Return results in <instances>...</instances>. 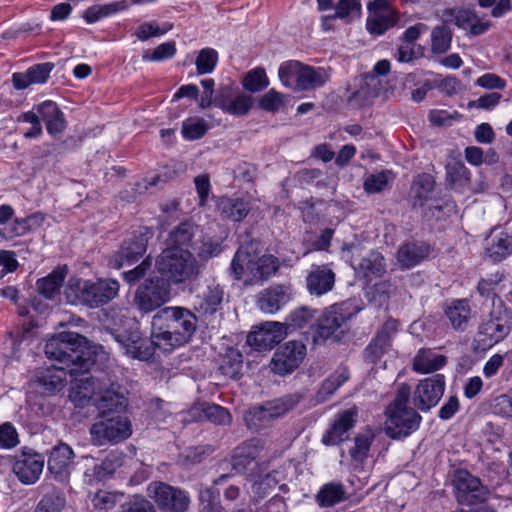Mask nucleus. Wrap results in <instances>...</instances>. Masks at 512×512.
<instances>
[{"label":"nucleus","instance_id":"nucleus-1","mask_svg":"<svg viewBox=\"0 0 512 512\" xmlns=\"http://www.w3.org/2000/svg\"><path fill=\"white\" fill-rule=\"evenodd\" d=\"M124 322L129 330H114L112 336L125 355L142 361L153 356L154 346L170 350L189 342L197 329L196 315L179 306L162 308L153 316L150 341L141 336L134 320Z\"/></svg>","mask_w":512,"mask_h":512},{"label":"nucleus","instance_id":"nucleus-2","mask_svg":"<svg viewBox=\"0 0 512 512\" xmlns=\"http://www.w3.org/2000/svg\"><path fill=\"white\" fill-rule=\"evenodd\" d=\"M45 354L58 364L42 369L37 374L39 385L48 394L62 390L68 374L71 377L80 371L85 372L95 362L87 339L71 331L61 332L49 339L45 345Z\"/></svg>","mask_w":512,"mask_h":512},{"label":"nucleus","instance_id":"nucleus-3","mask_svg":"<svg viewBox=\"0 0 512 512\" xmlns=\"http://www.w3.org/2000/svg\"><path fill=\"white\" fill-rule=\"evenodd\" d=\"M279 260L271 254H262L258 242L242 245L236 251L230 265L235 280L244 285L262 284L276 274Z\"/></svg>","mask_w":512,"mask_h":512},{"label":"nucleus","instance_id":"nucleus-4","mask_svg":"<svg viewBox=\"0 0 512 512\" xmlns=\"http://www.w3.org/2000/svg\"><path fill=\"white\" fill-rule=\"evenodd\" d=\"M119 288V282L110 278H99L95 281L70 278L65 288V297L73 305L98 308L113 300L118 295Z\"/></svg>","mask_w":512,"mask_h":512},{"label":"nucleus","instance_id":"nucleus-5","mask_svg":"<svg viewBox=\"0 0 512 512\" xmlns=\"http://www.w3.org/2000/svg\"><path fill=\"white\" fill-rule=\"evenodd\" d=\"M411 389L402 384L392 403L386 409L385 432L392 439L404 438L415 432L422 417L408 406Z\"/></svg>","mask_w":512,"mask_h":512},{"label":"nucleus","instance_id":"nucleus-6","mask_svg":"<svg viewBox=\"0 0 512 512\" xmlns=\"http://www.w3.org/2000/svg\"><path fill=\"white\" fill-rule=\"evenodd\" d=\"M156 268L174 284L191 281L200 273V265L189 249H164L156 259Z\"/></svg>","mask_w":512,"mask_h":512},{"label":"nucleus","instance_id":"nucleus-7","mask_svg":"<svg viewBox=\"0 0 512 512\" xmlns=\"http://www.w3.org/2000/svg\"><path fill=\"white\" fill-rule=\"evenodd\" d=\"M132 435V423L125 414L99 415L90 427L91 441L96 446L115 445Z\"/></svg>","mask_w":512,"mask_h":512},{"label":"nucleus","instance_id":"nucleus-8","mask_svg":"<svg viewBox=\"0 0 512 512\" xmlns=\"http://www.w3.org/2000/svg\"><path fill=\"white\" fill-rule=\"evenodd\" d=\"M512 329V311L501 300L493 302L489 316L479 326L478 341L491 347L505 339Z\"/></svg>","mask_w":512,"mask_h":512},{"label":"nucleus","instance_id":"nucleus-9","mask_svg":"<svg viewBox=\"0 0 512 512\" xmlns=\"http://www.w3.org/2000/svg\"><path fill=\"white\" fill-rule=\"evenodd\" d=\"M147 495L165 512H185L190 505L186 491L160 481L147 486Z\"/></svg>","mask_w":512,"mask_h":512},{"label":"nucleus","instance_id":"nucleus-10","mask_svg":"<svg viewBox=\"0 0 512 512\" xmlns=\"http://www.w3.org/2000/svg\"><path fill=\"white\" fill-rule=\"evenodd\" d=\"M300 398L299 394H291L253 407L245 415V421L250 429L257 430L264 422L278 418L292 410L299 403Z\"/></svg>","mask_w":512,"mask_h":512},{"label":"nucleus","instance_id":"nucleus-11","mask_svg":"<svg viewBox=\"0 0 512 512\" xmlns=\"http://www.w3.org/2000/svg\"><path fill=\"white\" fill-rule=\"evenodd\" d=\"M170 300V287L159 277L148 278L138 287L134 303L139 311L150 313Z\"/></svg>","mask_w":512,"mask_h":512},{"label":"nucleus","instance_id":"nucleus-12","mask_svg":"<svg viewBox=\"0 0 512 512\" xmlns=\"http://www.w3.org/2000/svg\"><path fill=\"white\" fill-rule=\"evenodd\" d=\"M252 105V97L232 85H221L214 95V106L232 116L247 115Z\"/></svg>","mask_w":512,"mask_h":512},{"label":"nucleus","instance_id":"nucleus-13","mask_svg":"<svg viewBox=\"0 0 512 512\" xmlns=\"http://www.w3.org/2000/svg\"><path fill=\"white\" fill-rule=\"evenodd\" d=\"M456 497L461 505H475L487 500L488 490L469 472L460 470L454 479Z\"/></svg>","mask_w":512,"mask_h":512},{"label":"nucleus","instance_id":"nucleus-14","mask_svg":"<svg viewBox=\"0 0 512 512\" xmlns=\"http://www.w3.org/2000/svg\"><path fill=\"white\" fill-rule=\"evenodd\" d=\"M305 355L306 346L301 341H288L274 353L271 369L279 375L291 373L302 363Z\"/></svg>","mask_w":512,"mask_h":512},{"label":"nucleus","instance_id":"nucleus-15","mask_svg":"<svg viewBox=\"0 0 512 512\" xmlns=\"http://www.w3.org/2000/svg\"><path fill=\"white\" fill-rule=\"evenodd\" d=\"M445 389V378L441 374L421 380L415 388L413 401L415 406L428 411L441 399Z\"/></svg>","mask_w":512,"mask_h":512},{"label":"nucleus","instance_id":"nucleus-16","mask_svg":"<svg viewBox=\"0 0 512 512\" xmlns=\"http://www.w3.org/2000/svg\"><path fill=\"white\" fill-rule=\"evenodd\" d=\"M366 29L370 34L382 35L397 22V13L387 0H373L368 4Z\"/></svg>","mask_w":512,"mask_h":512},{"label":"nucleus","instance_id":"nucleus-17","mask_svg":"<svg viewBox=\"0 0 512 512\" xmlns=\"http://www.w3.org/2000/svg\"><path fill=\"white\" fill-rule=\"evenodd\" d=\"M287 334V327L280 322H266L257 330L251 332L247 337V343L252 348L261 350H270L276 344L280 343Z\"/></svg>","mask_w":512,"mask_h":512},{"label":"nucleus","instance_id":"nucleus-18","mask_svg":"<svg viewBox=\"0 0 512 512\" xmlns=\"http://www.w3.org/2000/svg\"><path fill=\"white\" fill-rule=\"evenodd\" d=\"M223 298V289L218 284H211L196 295L193 308L200 318L210 323L221 310Z\"/></svg>","mask_w":512,"mask_h":512},{"label":"nucleus","instance_id":"nucleus-19","mask_svg":"<svg viewBox=\"0 0 512 512\" xmlns=\"http://www.w3.org/2000/svg\"><path fill=\"white\" fill-rule=\"evenodd\" d=\"M152 237V231L148 228L137 231L133 238L128 239L121 246L115 255V266L120 268L124 265H131L146 252L148 239Z\"/></svg>","mask_w":512,"mask_h":512},{"label":"nucleus","instance_id":"nucleus-20","mask_svg":"<svg viewBox=\"0 0 512 512\" xmlns=\"http://www.w3.org/2000/svg\"><path fill=\"white\" fill-rule=\"evenodd\" d=\"M346 321L343 308L339 305H331L321 315L317 314L314 326V342L330 338Z\"/></svg>","mask_w":512,"mask_h":512},{"label":"nucleus","instance_id":"nucleus-21","mask_svg":"<svg viewBox=\"0 0 512 512\" xmlns=\"http://www.w3.org/2000/svg\"><path fill=\"white\" fill-rule=\"evenodd\" d=\"M44 468V458L37 453H23L14 465L13 471L23 484H34L40 477Z\"/></svg>","mask_w":512,"mask_h":512},{"label":"nucleus","instance_id":"nucleus-22","mask_svg":"<svg viewBox=\"0 0 512 512\" xmlns=\"http://www.w3.org/2000/svg\"><path fill=\"white\" fill-rule=\"evenodd\" d=\"M89 370L85 372H78L76 375L71 376L72 387L69 397L76 406L83 407L90 400L97 398L101 383L95 381L94 378L86 376Z\"/></svg>","mask_w":512,"mask_h":512},{"label":"nucleus","instance_id":"nucleus-23","mask_svg":"<svg viewBox=\"0 0 512 512\" xmlns=\"http://www.w3.org/2000/svg\"><path fill=\"white\" fill-rule=\"evenodd\" d=\"M397 330L398 322L394 319H388L366 347L365 359L371 363H376L391 347L392 338Z\"/></svg>","mask_w":512,"mask_h":512},{"label":"nucleus","instance_id":"nucleus-24","mask_svg":"<svg viewBox=\"0 0 512 512\" xmlns=\"http://www.w3.org/2000/svg\"><path fill=\"white\" fill-rule=\"evenodd\" d=\"M125 454L119 450L110 451L100 464L87 467L84 472L85 481L88 484L103 481L112 476L123 465Z\"/></svg>","mask_w":512,"mask_h":512},{"label":"nucleus","instance_id":"nucleus-25","mask_svg":"<svg viewBox=\"0 0 512 512\" xmlns=\"http://www.w3.org/2000/svg\"><path fill=\"white\" fill-rule=\"evenodd\" d=\"M357 416L358 410L356 407L339 412L330 429L323 435L322 442L326 445H336L343 442L348 437V431L355 425Z\"/></svg>","mask_w":512,"mask_h":512},{"label":"nucleus","instance_id":"nucleus-26","mask_svg":"<svg viewBox=\"0 0 512 512\" xmlns=\"http://www.w3.org/2000/svg\"><path fill=\"white\" fill-rule=\"evenodd\" d=\"M99 393L95 398V406L99 415L124 414L127 407V399L114 385L109 388L98 387Z\"/></svg>","mask_w":512,"mask_h":512},{"label":"nucleus","instance_id":"nucleus-27","mask_svg":"<svg viewBox=\"0 0 512 512\" xmlns=\"http://www.w3.org/2000/svg\"><path fill=\"white\" fill-rule=\"evenodd\" d=\"M335 283L334 272L325 265H314L306 276V288L310 295L322 296L330 292Z\"/></svg>","mask_w":512,"mask_h":512},{"label":"nucleus","instance_id":"nucleus-28","mask_svg":"<svg viewBox=\"0 0 512 512\" xmlns=\"http://www.w3.org/2000/svg\"><path fill=\"white\" fill-rule=\"evenodd\" d=\"M53 69V63L45 62L34 64L25 72H15L12 74L13 86L17 90H24L33 84H45Z\"/></svg>","mask_w":512,"mask_h":512},{"label":"nucleus","instance_id":"nucleus-29","mask_svg":"<svg viewBox=\"0 0 512 512\" xmlns=\"http://www.w3.org/2000/svg\"><path fill=\"white\" fill-rule=\"evenodd\" d=\"M34 109L39 113L41 119L44 121L46 130L50 135H58L65 130L66 121L64 114L55 102L46 100L35 105Z\"/></svg>","mask_w":512,"mask_h":512},{"label":"nucleus","instance_id":"nucleus-30","mask_svg":"<svg viewBox=\"0 0 512 512\" xmlns=\"http://www.w3.org/2000/svg\"><path fill=\"white\" fill-rule=\"evenodd\" d=\"M290 300L289 287L274 285L263 290L258 297V307L265 313H275Z\"/></svg>","mask_w":512,"mask_h":512},{"label":"nucleus","instance_id":"nucleus-31","mask_svg":"<svg viewBox=\"0 0 512 512\" xmlns=\"http://www.w3.org/2000/svg\"><path fill=\"white\" fill-rule=\"evenodd\" d=\"M355 273L367 281L382 277L386 272L383 255L378 251H370L354 266Z\"/></svg>","mask_w":512,"mask_h":512},{"label":"nucleus","instance_id":"nucleus-32","mask_svg":"<svg viewBox=\"0 0 512 512\" xmlns=\"http://www.w3.org/2000/svg\"><path fill=\"white\" fill-rule=\"evenodd\" d=\"M74 457L73 449L66 443H59L51 449L48 470L56 477L66 476Z\"/></svg>","mask_w":512,"mask_h":512},{"label":"nucleus","instance_id":"nucleus-33","mask_svg":"<svg viewBox=\"0 0 512 512\" xmlns=\"http://www.w3.org/2000/svg\"><path fill=\"white\" fill-rule=\"evenodd\" d=\"M430 247L426 243H407L397 252V260L403 268H411L428 257Z\"/></svg>","mask_w":512,"mask_h":512},{"label":"nucleus","instance_id":"nucleus-34","mask_svg":"<svg viewBox=\"0 0 512 512\" xmlns=\"http://www.w3.org/2000/svg\"><path fill=\"white\" fill-rule=\"evenodd\" d=\"M445 315L456 330H465L471 315L469 302L466 299H455L447 304Z\"/></svg>","mask_w":512,"mask_h":512},{"label":"nucleus","instance_id":"nucleus-35","mask_svg":"<svg viewBox=\"0 0 512 512\" xmlns=\"http://www.w3.org/2000/svg\"><path fill=\"white\" fill-rule=\"evenodd\" d=\"M446 357L430 349H421L413 360L414 371L422 374L432 373L446 364Z\"/></svg>","mask_w":512,"mask_h":512},{"label":"nucleus","instance_id":"nucleus-36","mask_svg":"<svg viewBox=\"0 0 512 512\" xmlns=\"http://www.w3.org/2000/svg\"><path fill=\"white\" fill-rule=\"evenodd\" d=\"M262 447L257 439L249 440L238 446L233 455V467L238 472L244 471L260 454Z\"/></svg>","mask_w":512,"mask_h":512},{"label":"nucleus","instance_id":"nucleus-37","mask_svg":"<svg viewBox=\"0 0 512 512\" xmlns=\"http://www.w3.org/2000/svg\"><path fill=\"white\" fill-rule=\"evenodd\" d=\"M317 314L318 310L311 307L302 306L296 308L289 314L285 326L287 329L291 328L294 330L309 328L312 338L314 339V326L316 324Z\"/></svg>","mask_w":512,"mask_h":512},{"label":"nucleus","instance_id":"nucleus-38","mask_svg":"<svg viewBox=\"0 0 512 512\" xmlns=\"http://www.w3.org/2000/svg\"><path fill=\"white\" fill-rule=\"evenodd\" d=\"M218 209L222 217L232 221L243 220L250 210L249 202L242 198L223 197L218 202Z\"/></svg>","mask_w":512,"mask_h":512},{"label":"nucleus","instance_id":"nucleus-39","mask_svg":"<svg viewBox=\"0 0 512 512\" xmlns=\"http://www.w3.org/2000/svg\"><path fill=\"white\" fill-rule=\"evenodd\" d=\"M446 179L451 189L463 192L470 183V172L463 162L452 160L446 165Z\"/></svg>","mask_w":512,"mask_h":512},{"label":"nucleus","instance_id":"nucleus-40","mask_svg":"<svg viewBox=\"0 0 512 512\" xmlns=\"http://www.w3.org/2000/svg\"><path fill=\"white\" fill-rule=\"evenodd\" d=\"M435 181L430 174H420L415 177L410 191L414 206H423L433 193Z\"/></svg>","mask_w":512,"mask_h":512},{"label":"nucleus","instance_id":"nucleus-41","mask_svg":"<svg viewBox=\"0 0 512 512\" xmlns=\"http://www.w3.org/2000/svg\"><path fill=\"white\" fill-rule=\"evenodd\" d=\"M485 249L493 261H501L512 254V236L503 232L493 235L487 239Z\"/></svg>","mask_w":512,"mask_h":512},{"label":"nucleus","instance_id":"nucleus-42","mask_svg":"<svg viewBox=\"0 0 512 512\" xmlns=\"http://www.w3.org/2000/svg\"><path fill=\"white\" fill-rule=\"evenodd\" d=\"M67 275V267L60 266L54 269L48 276L38 280L37 287L45 298L51 299L58 294Z\"/></svg>","mask_w":512,"mask_h":512},{"label":"nucleus","instance_id":"nucleus-43","mask_svg":"<svg viewBox=\"0 0 512 512\" xmlns=\"http://www.w3.org/2000/svg\"><path fill=\"white\" fill-rule=\"evenodd\" d=\"M344 486L338 482L324 484L316 494V502L320 507H331L346 500Z\"/></svg>","mask_w":512,"mask_h":512},{"label":"nucleus","instance_id":"nucleus-44","mask_svg":"<svg viewBox=\"0 0 512 512\" xmlns=\"http://www.w3.org/2000/svg\"><path fill=\"white\" fill-rule=\"evenodd\" d=\"M297 88L312 90L325 84L327 75L322 68H314L301 63Z\"/></svg>","mask_w":512,"mask_h":512},{"label":"nucleus","instance_id":"nucleus-45","mask_svg":"<svg viewBox=\"0 0 512 512\" xmlns=\"http://www.w3.org/2000/svg\"><path fill=\"white\" fill-rule=\"evenodd\" d=\"M507 280L502 274L494 273L488 277L481 279L478 283L477 290L482 297L492 298L493 302H498L500 294L506 287Z\"/></svg>","mask_w":512,"mask_h":512},{"label":"nucleus","instance_id":"nucleus-46","mask_svg":"<svg viewBox=\"0 0 512 512\" xmlns=\"http://www.w3.org/2000/svg\"><path fill=\"white\" fill-rule=\"evenodd\" d=\"M361 14V3L359 0H339L335 5V13L323 17V24L334 19H341L346 23L351 22Z\"/></svg>","mask_w":512,"mask_h":512},{"label":"nucleus","instance_id":"nucleus-47","mask_svg":"<svg viewBox=\"0 0 512 512\" xmlns=\"http://www.w3.org/2000/svg\"><path fill=\"white\" fill-rule=\"evenodd\" d=\"M194 225L183 222L176 227L167 239V248L188 249L194 235Z\"/></svg>","mask_w":512,"mask_h":512},{"label":"nucleus","instance_id":"nucleus-48","mask_svg":"<svg viewBox=\"0 0 512 512\" xmlns=\"http://www.w3.org/2000/svg\"><path fill=\"white\" fill-rule=\"evenodd\" d=\"M375 434L371 428L359 432L354 438V446L350 450L352 459L363 461L370 450V446L374 440Z\"/></svg>","mask_w":512,"mask_h":512},{"label":"nucleus","instance_id":"nucleus-49","mask_svg":"<svg viewBox=\"0 0 512 512\" xmlns=\"http://www.w3.org/2000/svg\"><path fill=\"white\" fill-rule=\"evenodd\" d=\"M394 291L395 287L390 281H380L368 289L366 297L375 306L382 307L388 303Z\"/></svg>","mask_w":512,"mask_h":512},{"label":"nucleus","instance_id":"nucleus-50","mask_svg":"<svg viewBox=\"0 0 512 512\" xmlns=\"http://www.w3.org/2000/svg\"><path fill=\"white\" fill-rule=\"evenodd\" d=\"M242 86L245 90L255 93L264 90L269 86V79L265 70L256 67L248 71L243 78Z\"/></svg>","mask_w":512,"mask_h":512},{"label":"nucleus","instance_id":"nucleus-51","mask_svg":"<svg viewBox=\"0 0 512 512\" xmlns=\"http://www.w3.org/2000/svg\"><path fill=\"white\" fill-rule=\"evenodd\" d=\"M218 52L210 47L201 49L195 59L196 70L199 75L212 73L218 63Z\"/></svg>","mask_w":512,"mask_h":512},{"label":"nucleus","instance_id":"nucleus-52","mask_svg":"<svg viewBox=\"0 0 512 512\" xmlns=\"http://www.w3.org/2000/svg\"><path fill=\"white\" fill-rule=\"evenodd\" d=\"M172 27L173 25L169 22H164L162 24H159L156 21L144 22L136 28L134 34L140 41H146L149 38L159 37L166 34L172 29Z\"/></svg>","mask_w":512,"mask_h":512},{"label":"nucleus","instance_id":"nucleus-53","mask_svg":"<svg viewBox=\"0 0 512 512\" xmlns=\"http://www.w3.org/2000/svg\"><path fill=\"white\" fill-rule=\"evenodd\" d=\"M301 62L290 60L283 62L278 71L281 83L286 87H297Z\"/></svg>","mask_w":512,"mask_h":512},{"label":"nucleus","instance_id":"nucleus-54","mask_svg":"<svg viewBox=\"0 0 512 512\" xmlns=\"http://www.w3.org/2000/svg\"><path fill=\"white\" fill-rule=\"evenodd\" d=\"M208 130L207 123L202 118H189L183 122L182 135L187 140H196L205 135Z\"/></svg>","mask_w":512,"mask_h":512},{"label":"nucleus","instance_id":"nucleus-55","mask_svg":"<svg viewBox=\"0 0 512 512\" xmlns=\"http://www.w3.org/2000/svg\"><path fill=\"white\" fill-rule=\"evenodd\" d=\"M431 38L432 50L435 53H444L450 48L452 34L447 26L441 25L435 27L432 31Z\"/></svg>","mask_w":512,"mask_h":512},{"label":"nucleus","instance_id":"nucleus-56","mask_svg":"<svg viewBox=\"0 0 512 512\" xmlns=\"http://www.w3.org/2000/svg\"><path fill=\"white\" fill-rule=\"evenodd\" d=\"M348 378L349 373L346 369L337 371L323 382L318 392V396L324 400L327 396L332 395L343 383L348 380Z\"/></svg>","mask_w":512,"mask_h":512},{"label":"nucleus","instance_id":"nucleus-57","mask_svg":"<svg viewBox=\"0 0 512 512\" xmlns=\"http://www.w3.org/2000/svg\"><path fill=\"white\" fill-rule=\"evenodd\" d=\"M202 412L206 419L220 425L229 424L232 419L229 411L217 404H202Z\"/></svg>","mask_w":512,"mask_h":512},{"label":"nucleus","instance_id":"nucleus-58","mask_svg":"<svg viewBox=\"0 0 512 512\" xmlns=\"http://www.w3.org/2000/svg\"><path fill=\"white\" fill-rule=\"evenodd\" d=\"M242 355L239 352L227 353L220 366L222 373L230 378H238L242 370Z\"/></svg>","mask_w":512,"mask_h":512},{"label":"nucleus","instance_id":"nucleus-59","mask_svg":"<svg viewBox=\"0 0 512 512\" xmlns=\"http://www.w3.org/2000/svg\"><path fill=\"white\" fill-rule=\"evenodd\" d=\"M390 180H392V174L389 171L371 174L364 181V190L367 193H379L386 188Z\"/></svg>","mask_w":512,"mask_h":512},{"label":"nucleus","instance_id":"nucleus-60","mask_svg":"<svg viewBox=\"0 0 512 512\" xmlns=\"http://www.w3.org/2000/svg\"><path fill=\"white\" fill-rule=\"evenodd\" d=\"M65 506V498L59 493L46 494L37 504L34 512H61Z\"/></svg>","mask_w":512,"mask_h":512},{"label":"nucleus","instance_id":"nucleus-61","mask_svg":"<svg viewBox=\"0 0 512 512\" xmlns=\"http://www.w3.org/2000/svg\"><path fill=\"white\" fill-rule=\"evenodd\" d=\"M176 53V45L174 42H165L158 45L151 53L143 55L144 61H163L172 58Z\"/></svg>","mask_w":512,"mask_h":512},{"label":"nucleus","instance_id":"nucleus-62","mask_svg":"<svg viewBox=\"0 0 512 512\" xmlns=\"http://www.w3.org/2000/svg\"><path fill=\"white\" fill-rule=\"evenodd\" d=\"M122 512H156V510L150 501L136 495L122 505Z\"/></svg>","mask_w":512,"mask_h":512},{"label":"nucleus","instance_id":"nucleus-63","mask_svg":"<svg viewBox=\"0 0 512 512\" xmlns=\"http://www.w3.org/2000/svg\"><path fill=\"white\" fill-rule=\"evenodd\" d=\"M491 410L495 415L512 417V397L507 394L495 397L491 403Z\"/></svg>","mask_w":512,"mask_h":512},{"label":"nucleus","instance_id":"nucleus-64","mask_svg":"<svg viewBox=\"0 0 512 512\" xmlns=\"http://www.w3.org/2000/svg\"><path fill=\"white\" fill-rule=\"evenodd\" d=\"M199 499L201 503L200 512H223L222 506L211 489L201 490Z\"/></svg>","mask_w":512,"mask_h":512}]
</instances>
